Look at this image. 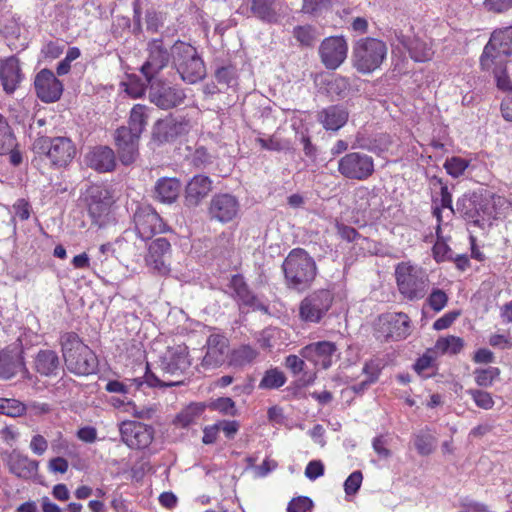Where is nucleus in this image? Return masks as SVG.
Here are the masks:
<instances>
[{
    "mask_svg": "<svg viewBox=\"0 0 512 512\" xmlns=\"http://www.w3.org/2000/svg\"><path fill=\"white\" fill-rule=\"evenodd\" d=\"M492 68L497 88L504 92L512 91V81L506 73V68L503 66L502 60L499 58L495 59L494 64L489 70Z\"/></svg>",
    "mask_w": 512,
    "mask_h": 512,
    "instance_id": "37998d69",
    "label": "nucleus"
},
{
    "mask_svg": "<svg viewBox=\"0 0 512 512\" xmlns=\"http://www.w3.org/2000/svg\"><path fill=\"white\" fill-rule=\"evenodd\" d=\"M300 356L317 368L328 369L339 358V353L335 343L319 341L304 346Z\"/></svg>",
    "mask_w": 512,
    "mask_h": 512,
    "instance_id": "ddd939ff",
    "label": "nucleus"
},
{
    "mask_svg": "<svg viewBox=\"0 0 512 512\" xmlns=\"http://www.w3.org/2000/svg\"><path fill=\"white\" fill-rule=\"evenodd\" d=\"M435 355H437V353L434 352V348L432 350H428L422 357L417 360L415 364V370L419 374H423L428 368L432 367L435 361Z\"/></svg>",
    "mask_w": 512,
    "mask_h": 512,
    "instance_id": "13d9d810",
    "label": "nucleus"
},
{
    "mask_svg": "<svg viewBox=\"0 0 512 512\" xmlns=\"http://www.w3.org/2000/svg\"><path fill=\"white\" fill-rule=\"evenodd\" d=\"M432 185L439 187L441 195V208L436 207L434 209V215L438 222H441L442 209H448L450 214L458 213L468 223L477 226H482L485 222H489L492 218L496 217L490 199L477 194H464L457 200L456 209L454 210L452 207V196L443 180L434 177Z\"/></svg>",
    "mask_w": 512,
    "mask_h": 512,
    "instance_id": "f257e3e1",
    "label": "nucleus"
},
{
    "mask_svg": "<svg viewBox=\"0 0 512 512\" xmlns=\"http://www.w3.org/2000/svg\"><path fill=\"white\" fill-rule=\"evenodd\" d=\"M134 222L137 234L142 240L150 239L166 230L165 223L150 206L139 208L134 215Z\"/></svg>",
    "mask_w": 512,
    "mask_h": 512,
    "instance_id": "a211bd4d",
    "label": "nucleus"
},
{
    "mask_svg": "<svg viewBox=\"0 0 512 512\" xmlns=\"http://www.w3.org/2000/svg\"><path fill=\"white\" fill-rule=\"evenodd\" d=\"M123 86H125V92L133 98H139L145 92V85L134 78H129V81L124 82Z\"/></svg>",
    "mask_w": 512,
    "mask_h": 512,
    "instance_id": "bf43d9fd",
    "label": "nucleus"
},
{
    "mask_svg": "<svg viewBox=\"0 0 512 512\" xmlns=\"http://www.w3.org/2000/svg\"><path fill=\"white\" fill-rule=\"evenodd\" d=\"M349 113L341 106H330L318 114V121L326 130L337 131L342 128L347 120Z\"/></svg>",
    "mask_w": 512,
    "mask_h": 512,
    "instance_id": "2f4dec72",
    "label": "nucleus"
},
{
    "mask_svg": "<svg viewBox=\"0 0 512 512\" xmlns=\"http://www.w3.org/2000/svg\"><path fill=\"white\" fill-rule=\"evenodd\" d=\"M205 408L206 405L204 403H191L176 416L175 423L183 428L187 427L195 423Z\"/></svg>",
    "mask_w": 512,
    "mask_h": 512,
    "instance_id": "c9c22d12",
    "label": "nucleus"
},
{
    "mask_svg": "<svg viewBox=\"0 0 512 512\" xmlns=\"http://www.w3.org/2000/svg\"><path fill=\"white\" fill-rule=\"evenodd\" d=\"M459 315L460 313L458 311L448 312L434 322L433 328L437 331L447 329L452 325V323L458 318Z\"/></svg>",
    "mask_w": 512,
    "mask_h": 512,
    "instance_id": "052dcab7",
    "label": "nucleus"
},
{
    "mask_svg": "<svg viewBox=\"0 0 512 512\" xmlns=\"http://www.w3.org/2000/svg\"><path fill=\"white\" fill-rule=\"evenodd\" d=\"M400 294L409 301L423 299L429 290V277L425 269L410 262H401L395 268Z\"/></svg>",
    "mask_w": 512,
    "mask_h": 512,
    "instance_id": "20e7f679",
    "label": "nucleus"
},
{
    "mask_svg": "<svg viewBox=\"0 0 512 512\" xmlns=\"http://www.w3.org/2000/svg\"><path fill=\"white\" fill-rule=\"evenodd\" d=\"M150 84L149 98L152 103L162 109H170L182 103L184 93L176 88L166 85L161 80Z\"/></svg>",
    "mask_w": 512,
    "mask_h": 512,
    "instance_id": "aec40b11",
    "label": "nucleus"
},
{
    "mask_svg": "<svg viewBox=\"0 0 512 512\" xmlns=\"http://www.w3.org/2000/svg\"><path fill=\"white\" fill-rule=\"evenodd\" d=\"M331 7L330 0H304L302 11L306 14L321 15Z\"/></svg>",
    "mask_w": 512,
    "mask_h": 512,
    "instance_id": "603ef678",
    "label": "nucleus"
},
{
    "mask_svg": "<svg viewBox=\"0 0 512 512\" xmlns=\"http://www.w3.org/2000/svg\"><path fill=\"white\" fill-rule=\"evenodd\" d=\"M427 301L434 311L439 312L447 305L448 296L441 289H433Z\"/></svg>",
    "mask_w": 512,
    "mask_h": 512,
    "instance_id": "864d4df0",
    "label": "nucleus"
},
{
    "mask_svg": "<svg viewBox=\"0 0 512 512\" xmlns=\"http://www.w3.org/2000/svg\"><path fill=\"white\" fill-rule=\"evenodd\" d=\"M140 137H134L125 129L120 127L116 131L115 141L120 161L124 165L132 164L138 156V141Z\"/></svg>",
    "mask_w": 512,
    "mask_h": 512,
    "instance_id": "a878e982",
    "label": "nucleus"
},
{
    "mask_svg": "<svg viewBox=\"0 0 512 512\" xmlns=\"http://www.w3.org/2000/svg\"><path fill=\"white\" fill-rule=\"evenodd\" d=\"M209 407L212 410L218 411L225 416H236L238 415V409L236 408L235 402L229 397H220L213 400Z\"/></svg>",
    "mask_w": 512,
    "mask_h": 512,
    "instance_id": "09e8293b",
    "label": "nucleus"
},
{
    "mask_svg": "<svg viewBox=\"0 0 512 512\" xmlns=\"http://www.w3.org/2000/svg\"><path fill=\"white\" fill-rule=\"evenodd\" d=\"M84 202L92 222L104 227L115 221L113 197L110 190L100 184H92L84 192Z\"/></svg>",
    "mask_w": 512,
    "mask_h": 512,
    "instance_id": "0eeeda50",
    "label": "nucleus"
},
{
    "mask_svg": "<svg viewBox=\"0 0 512 512\" xmlns=\"http://www.w3.org/2000/svg\"><path fill=\"white\" fill-rule=\"evenodd\" d=\"M282 268L287 286L297 291L307 289L317 274L314 259L301 248L290 251L283 262Z\"/></svg>",
    "mask_w": 512,
    "mask_h": 512,
    "instance_id": "f03ea898",
    "label": "nucleus"
},
{
    "mask_svg": "<svg viewBox=\"0 0 512 512\" xmlns=\"http://www.w3.org/2000/svg\"><path fill=\"white\" fill-rule=\"evenodd\" d=\"M231 288L233 289L238 300L246 306L255 305V297L249 291L244 279L240 275H235L230 281Z\"/></svg>",
    "mask_w": 512,
    "mask_h": 512,
    "instance_id": "58836bf2",
    "label": "nucleus"
},
{
    "mask_svg": "<svg viewBox=\"0 0 512 512\" xmlns=\"http://www.w3.org/2000/svg\"><path fill=\"white\" fill-rule=\"evenodd\" d=\"M348 44L344 37L325 38L319 47L321 62L327 69H337L346 59Z\"/></svg>",
    "mask_w": 512,
    "mask_h": 512,
    "instance_id": "dca6fc26",
    "label": "nucleus"
},
{
    "mask_svg": "<svg viewBox=\"0 0 512 512\" xmlns=\"http://www.w3.org/2000/svg\"><path fill=\"white\" fill-rule=\"evenodd\" d=\"M372 196V192L369 188L361 186L354 191L355 202L360 208H365L369 205V198Z\"/></svg>",
    "mask_w": 512,
    "mask_h": 512,
    "instance_id": "338daca9",
    "label": "nucleus"
},
{
    "mask_svg": "<svg viewBox=\"0 0 512 512\" xmlns=\"http://www.w3.org/2000/svg\"><path fill=\"white\" fill-rule=\"evenodd\" d=\"M159 363L163 375L183 376L192 364L188 347L184 344L167 347L160 356Z\"/></svg>",
    "mask_w": 512,
    "mask_h": 512,
    "instance_id": "9b49d317",
    "label": "nucleus"
},
{
    "mask_svg": "<svg viewBox=\"0 0 512 512\" xmlns=\"http://www.w3.org/2000/svg\"><path fill=\"white\" fill-rule=\"evenodd\" d=\"M258 355V352L249 345H241L232 350L229 357V364L235 367H242L250 364Z\"/></svg>",
    "mask_w": 512,
    "mask_h": 512,
    "instance_id": "4c0bfd02",
    "label": "nucleus"
},
{
    "mask_svg": "<svg viewBox=\"0 0 512 512\" xmlns=\"http://www.w3.org/2000/svg\"><path fill=\"white\" fill-rule=\"evenodd\" d=\"M23 79L19 60L9 57L0 62V80L7 93H13Z\"/></svg>",
    "mask_w": 512,
    "mask_h": 512,
    "instance_id": "cd10ccee",
    "label": "nucleus"
},
{
    "mask_svg": "<svg viewBox=\"0 0 512 512\" xmlns=\"http://www.w3.org/2000/svg\"><path fill=\"white\" fill-rule=\"evenodd\" d=\"M122 441L130 448L144 449L154 438L151 426L137 421H123L119 427Z\"/></svg>",
    "mask_w": 512,
    "mask_h": 512,
    "instance_id": "4468645a",
    "label": "nucleus"
},
{
    "mask_svg": "<svg viewBox=\"0 0 512 512\" xmlns=\"http://www.w3.org/2000/svg\"><path fill=\"white\" fill-rule=\"evenodd\" d=\"M338 171L346 178L365 180L374 172V161L366 154L351 152L339 160Z\"/></svg>",
    "mask_w": 512,
    "mask_h": 512,
    "instance_id": "9d476101",
    "label": "nucleus"
},
{
    "mask_svg": "<svg viewBox=\"0 0 512 512\" xmlns=\"http://www.w3.org/2000/svg\"><path fill=\"white\" fill-rule=\"evenodd\" d=\"M349 88V81L343 76H336L329 83V91L337 95H342Z\"/></svg>",
    "mask_w": 512,
    "mask_h": 512,
    "instance_id": "69168bd1",
    "label": "nucleus"
},
{
    "mask_svg": "<svg viewBox=\"0 0 512 512\" xmlns=\"http://www.w3.org/2000/svg\"><path fill=\"white\" fill-rule=\"evenodd\" d=\"M292 34L299 45L305 47L313 46L318 37L316 30L310 25L296 26L294 27Z\"/></svg>",
    "mask_w": 512,
    "mask_h": 512,
    "instance_id": "79ce46f5",
    "label": "nucleus"
},
{
    "mask_svg": "<svg viewBox=\"0 0 512 512\" xmlns=\"http://www.w3.org/2000/svg\"><path fill=\"white\" fill-rule=\"evenodd\" d=\"M147 123L146 106L137 104L131 109L128 127H125L134 137H140Z\"/></svg>",
    "mask_w": 512,
    "mask_h": 512,
    "instance_id": "72a5a7b5",
    "label": "nucleus"
},
{
    "mask_svg": "<svg viewBox=\"0 0 512 512\" xmlns=\"http://www.w3.org/2000/svg\"><path fill=\"white\" fill-rule=\"evenodd\" d=\"M59 366V359L54 351H40L35 359L37 371L43 375L55 373Z\"/></svg>",
    "mask_w": 512,
    "mask_h": 512,
    "instance_id": "f704fd0d",
    "label": "nucleus"
},
{
    "mask_svg": "<svg viewBox=\"0 0 512 512\" xmlns=\"http://www.w3.org/2000/svg\"><path fill=\"white\" fill-rule=\"evenodd\" d=\"M108 403L117 409H123L124 411L131 413L136 417H142L143 413L136 409L135 404L128 397V395L111 396L108 399Z\"/></svg>",
    "mask_w": 512,
    "mask_h": 512,
    "instance_id": "8fccbe9b",
    "label": "nucleus"
},
{
    "mask_svg": "<svg viewBox=\"0 0 512 512\" xmlns=\"http://www.w3.org/2000/svg\"><path fill=\"white\" fill-rule=\"evenodd\" d=\"M386 337L401 340L410 334V320L404 313L387 314L380 318Z\"/></svg>",
    "mask_w": 512,
    "mask_h": 512,
    "instance_id": "bb28decb",
    "label": "nucleus"
},
{
    "mask_svg": "<svg viewBox=\"0 0 512 512\" xmlns=\"http://www.w3.org/2000/svg\"><path fill=\"white\" fill-rule=\"evenodd\" d=\"M388 52L384 41L364 37L357 40L352 48V64L360 73L369 74L380 68Z\"/></svg>",
    "mask_w": 512,
    "mask_h": 512,
    "instance_id": "39448f33",
    "label": "nucleus"
},
{
    "mask_svg": "<svg viewBox=\"0 0 512 512\" xmlns=\"http://www.w3.org/2000/svg\"><path fill=\"white\" fill-rule=\"evenodd\" d=\"M34 85L37 96L47 103L57 101L63 92L62 83L48 69H43L36 75Z\"/></svg>",
    "mask_w": 512,
    "mask_h": 512,
    "instance_id": "412c9836",
    "label": "nucleus"
},
{
    "mask_svg": "<svg viewBox=\"0 0 512 512\" xmlns=\"http://www.w3.org/2000/svg\"><path fill=\"white\" fill-rule=\"evenodd\" d=\"M206 353L201 361V367L205 370L222 366L228 358L229 340L217 332L211 333L206 341Z\"/></svg>",
    "mask_w": 512,
    "mask_h": 512,
    "instance_id": "2eb2a0df",
    "label": "nucleus"
},
{
    "mask_svg": "<svg viewBox=\"0 0 512 512\" xmlns=\"http://www.w3.org/2000/svg\"><path fill=\"white\" fill-rule=\"evenodd\" d=\"M251 13L259 20L275 24L284 15L283 0H251Z\"/></svg>",
    "mask_w": 512,
    "mask_h": 512,
    "instance_id": "b1692460",
    "label": "nucleus"
},
{
    "mask_svg": "<svg viewBox=\"0 0 512 512\" xmlns=\"http://www.w3.org/2000/svg\"><path fill=\"white\" fill-rule=\"evenodd\" d=\"M512 55V26L495 30L484 47L480 58L483 70H489L500 55Z\"/></svg>",
    "mask_w": 512,
    "mask_h": 512,
    "instance_id": "1a4fd4ad",
    "label": "nucleus"
},
{
    "mask_svg": "<svg viewBox=\"0 0 512 512\" xmlns=\"http://www.w3.org/2000/svg\"><path fill=\"white\" fill-rule=\"evenodd\" d=\"M63 357L67 368L78 375H89L97 367L93 351L75 333H66L61 338Z\"/></svg>",
    "mask_w": 512,
    "mask_h": 512,
    "instance_id": "7ed1b4c3",
    "label": "nucleus"
},
{
    "mask_svg": "<svg viewBox=\"0 0 512 512\" xmlns=\"http://www.w3.org/2000/svg\"><path fill=\"white\" fill-rule=\"evenodd\" d=\"M363 475L360 471L351 473L344 482V490L346 495H354L360 488Z\"/></svg>",
    "mask_w": 512,
    "mask_h": 512,
    "instance_id": "6e6d98bb",
    "label": "nucleus"
},
{
    "mask_svg": "<svg viewBox=\"0 0 512 512\" xmlns=\"http://www.w3.org/2000/svg\"><path fill=\"white\" fill-rule=\"evenodd\" d=\"M469 166L470 160L459 156L448 157L443 164L447 174L453 178H459L464 175Z\"/></svg>",
    "mask_w": 512,
    "mask_h": 512,
    "instance_id": "ea45409f",
    "label": "nucleus"
},
{
    "mask_svg": "<svg viewBox=\"0 0 512 512\" xmlns=\"http://www.w3.org/2000/svg\"><path fill=\"white\" fill-rule=\"evenodd\" d=\"M401 43L409 52L410 57L415 62H427L434 56L432 41L424 40L419 37H403Z\"/></svg>",
    "mask_w": 512,
    "mask_h": 512,
    "instance_id": "7c9ffc66",
    "label": "nucleus"
},
{
    "mask_svg": "<svg viewBox=\"0 0 512 512\" xmlns=\"http://www.w3.org/2000/svg\"><path fill=\"white\" fill-rule=\"evenodd\" d=\"M170 55L161 40H154L149 44V55L141 71L148 83L160 80L158 75L169 62Z\"/></svg>",
    "mask_w": 512,
    "mask_h": 512,
    "instance_id": "6ab92c4d",
    "label": "nucleus"
},
{
    "mask_svg": "<svg viewBox=\"0 0 512 512\" xmlns=\"http://www.w3.org/2000/svg\"><path fill=\"white\" fill-rule=\"evenodd\" d=\"M21 367V361L18 357L9 359L6 353L0 354V377L10 379Z\"/></svg>",
    "mask_w": 512,
    "mask_h": 512,
    "instance_id": "de8ad7c7",
    "label": "nucleus"
},
{
    "mask_svg": "<svg viewBox=\"0 0 512 512\" xmlns=\"http://www.w3.org/2000/svg\"><path fill=\"white\" fill-rule=\"evenodd\" d=\"M468 394L479 408L484 410H490L493 408L494 400L489 392L478 389H471L468 391Z\"/></svg>",
    "mask_w": 512,
    "mask_h": 512,
    "instance_id": "3c124183",
    "label": "nucleus"
},
{
    "mask_svg": "<svg viewBox=\"0 0 512 512\" xmlns=\"http://www.w3.org/2000/svg\"><path fill=\"white\" fill-rule=\"evenodd\" d=\"M48 470L53 474H64L68 471L69 463L63 457H55L49 460L48 462Z\"/></svg>",
    "mask_w": 512,
    "mask_h": 512,
    "instance_id": "0e129e2a",
    "label": "nucleus"
},
{
    "mask_svg": "<svg viewBox=\"0 0 512 512\" xmlns=\"http://www.w3.org/2000/svg\"><path fill=\"white\" fill-rule=\"evenodd\" d=\"M212 190V181L208 176L195 175L185 189V200L189 206H197Z\"/></svg>",
    "mask_w": 512,
    "mask_h": 512,
    "instance_id": "c756f323",
    "label": "nucleus"
},
{
    "mask_svg": "<svg viewBox=\"0 0 512 512\" xmlns=\"http://www.w3.org/2000/svg\"><path fill=\"white\" fill-rule=\"evenodd\" d=\"M286 382V377L282 371L277 368H271L267 370L260 383L259 388L261 389H277L282 387Z\"/></svg>",
    "mask_w": 512,
    "mask_h": 512,
    "instance_id": "a19ab883",
    "label": "nucleus"
},
{
    "mask_svg": "<svg viewBox=\"0 0 512 512\" xmlns=\"http://www.w3.org/2000/svg\"><path fill=\"white\" fill-rule=\"evenodd\" d=\"M333 303V294L326 289L314 291L300 303L299 316L305 322L318 323L329 311Z\"/></svg>",
    "mask_w": 512,
    "mask_h": 512,
    "instance_id": "6e6552de",
    "label": "nucleus"
},
{
    "mask_svg": "<svg viewBox=\"0 0 512 512\" xmlns=\"http://www.w3.org/2000/svg\"><path fill=\"white\" fill-rule=\"evenodd\" d=\"M26 406L17 399L0 398V414L9 417H20L24 415Z\"/></svg>",
    "mask_w": 512,
    "mask_h": 512,
    "instance_id": "c03bdc74",
    "label": "nucleus"
},
{
    "mask_svg": "<svg viewBox=\"0 0 512 512\" xmlns=\"http://www.w3.org/2000/svg\"><path fill=\"white\" fill-rule=\"evenodd\" d=\"M500 370L497 367H486L474 371L475 382L481 387H489L498 378Z\"/></svg>",
    "mask_w": 512,
    "mask_h": 512,
    "instance_id": "49530a36",
    "label": "nucleus"
},
{
    "mask_svg": "<svg viewBox=\"0 0 512 512\" xmlns=\"http://www.w3.org/2000/svg\"><path fill=\"white\" fill-rule=\"evenodd\" d=\"M313 502L308 497L300 496L290 501L287 512H311Z\"/></svg>",
    "mask_w": 512,
    "mask_h": 512,
    "instance_id": "5fc2aeb1",
    "label": "nucleus"
},
{
    "mask_svg": "<svg viewBox=\"0 0 512 512\" xmlns=\"http://www.w3.org/2000/svg\"><path fill=\"white\" fill-rule=\"evenodd\" d=\"M235 69L233 67H221L216 71V79L219 83L231 86L235 82Z\"/></svg>",
    "mask_w": 512,
    "mask_h": 512,
    "instance_id": "e2e57ef3",
    "label": "nucleus"
},
{
    "mask_svg": "<svg viewBox=\"0 0 512 512\" xmlns=\"http://www.w3.org/2000/svg\"><path fill=\"white\" fill-rule=\"evenodd\" d=\"M240 212L238 199L228 193L215 194L209 205V215L220 223L233 221Z\"/></svg>",
    "mask_w": 512,
    "mask_h": 512,
    "instance_id": "f3484780",
    "label": "nucleus"
},
{
    "mask_svg": "<svg viewBox=\"0 0 512 512\" xmlns=\"http://www.w3.org/2000/svg\"><path fill=\"white\" fill-rule=\"evenodd\" d=\"M464 347L462 338L450 335L441 337L437 340L434 346V352L437 354H450L454 355L459 353Z\"/></svg>",
    "mask_w": 512,
    "mask_h": 512,
    "instance_id": "e433bc0d",
    "label": "nucleus"
},
{
    "mask_svg": "<svg viewBox=\"0 0 512 512\" xmlns=\"http://www.w3.org/2000/svg\"><path fill=\"white\" fill-rule=\"evenodd\" d=\"M10 473L16 477L29 480L37 475L39 463L17 451H12L6 459Z\"/></svg>",
    "mask_w": 512,
    "mask_h": 512,
    "instance_id": "393cba45",
    "label": "nucleus"
},
{
    "mask_svg": "<svg viewBox=\"0 0 512 512\" xmlns=\"http://www.w3.org/2000/svg\"><path fill=\"white\" fill-rule=\"evenodd\" d=\"M363 371L365 372V374H367V379L362 381L359 384V386L354 387V390L357 392L363 391L368 385L375 382L378 378L380 370L377 365L375 366L371 363V364H366L363 368Z\"/></svg>",
    "mask_w": 512,
    "mask_h": 512,
    "instance_id": "4d7b16f0",
    "label": "nucleus"
},
{
    "mask_svg": "<svg viewBox=\"0 0 512 512\" xmlns=\"http://www.w3.org/2000/svg\"><path fill=\"white\" fill-rule=\"evenodd\" d=\"M171 245L165 238H157L148 246V254L145 262L148 267L158 274L167 275L170 272L169 264L165 261V256L170 252Z\"/></svg>",
    "mask_w": 512,
    "mask_h": 512,
    "instance_id": "4be33fe9",
    "label": "nucleus"
},
{
    "mask_svg": "<svg viewBox=\"0 0 512 512\" xmlns=\"http://www.w3.org/2000/svg\"><path fill=\"white\" fill-rule=\"evenodd\" d=\"M39 143L48 148L46 155L55 167H66L76 155V147L67 137L42 138Z\"/></svg>",
    "mask_w": 512,
    "mask_h": 512,
    "instance_id": "f8f14e48",
    "label": "nucleus"
},
{
    "mask_svg": "<svg viewBox=\"0 0 512 512\" xmlns=\"http://www.w3.org/2000/svg\"><path fill=\"white\" fill-rule=\"evenodd\" d=\"M217 424L219 425V430H222L227 438H233L239 430V423L234 420H223Z\"/></svg>",
    "mask_w": 512,
    "mask_h": 512,
    "instance_id": "774afa93",
    "label": "nucleus"
},
{
    "mask_svg": "<svg viewBox=\"0 0 512 512\" xmlns=\"http://www.w3.org/2000/svg\"><path fill=\"white\" fill-rule=\"evenodd\" d=\"M414 444L421 455H429L434 450L436 439L429 431H421L415 436Z\"/></svg>",
    "mask_w": 512,
    "mask_h": 512,
    "instance_id": "a18cd8bd",
    "label": "nucleus"
},
{
    "mask_svg": "<svg viewBox=\"0 0 512 512\" xmlns=\"http://www.w3.org/2000/svg\"><path fill=\"white\" fill-rule=\"evenodd\" d=\"M0 155H8L10 163L14 166L20 165L23 160L12 128L2 114H0Z\"/></svg>",
    "mask_w": 512,
    "mask_h": 512,
    "instance_id": "5701e85b",
    "label": "nucleus"
},
{
    "mask_svg": "<svg viewBox=\"0 0 512 512\" xmlns=\"http://www.w3.org/2000/svg\"><path fill=\"white\" fill-rule=\"evenodd\" d=\"M171 56L183 81L194 84L205 77V65L192 45L176 42L171 47Z\"/></svg>",
    "mask_w": 512,
    "mask_h": 512,
    "instance_id": "423d86ee",
    "label": "nucleus"
},
{
    "mask_svg": "<svg viewBox=\"0 0 512 512\" xmlns=\"http://www.w3.org/2000/svg\"><path fill=\"white\" fill-rule=\"evenodd\" d=\"M180 191L181 183L176 178H161L155 185V196L162 203H173Z\"/></svg>",
    "mask_w": 512,
    "mask_h": 512,
    "instance_id": "473e14b6",
    "label": "nucleus"
},
{
    "mask_svg": "<svg viewBox=\"0 0 512 512\" xmlns=\"http://www.w3.org/2000/svg\"><path fill=\"white\" fill-rule=\"evenodd\" d=\"M85 162L98 172H110L116 165L114 151L107 146L93 148L86 154Z\"/></svg>",
    "mask_w": 512,
    "mask_h": 512,
    "instance_id": "c85d7f7f",
    "label": "nucleus"
},
{
    "mask_svg": "<svg viewBox=\"0 0 512 512\" xmlns=\"http://www.w3.org/2000/svg\"><path fill=\"white\" fill-rule=\"evenodd\" d=\"M324 474V465L319 460L310 461L305 469V476L310 480H316Z\"/></svg>",
    "mask_w": 512,
    "mask_h": 512,
    "instance_id": "680f3d73",
    "label": "nucleus"
}]
</instances>
